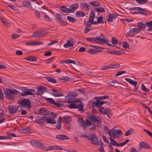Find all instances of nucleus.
Segmentation results:
<instances>
[{
    "label": "nucleus",
    "mask_w": 152,
    "mask_h": 152,
    "mask_svg": "<svg viewBox=\"0 0 152 152\" xmlns=\"http://www.w3.org/2000/svg\"><path fill=\"white\" fill-rule=\"evenodd\" d=\"M4 92L5 95V97L9 100H12L15 94H17L18 93L20 94L22 96H25L27 95H32L34 96L35 94L29 91L26 90H24L22 91V92H20L18 91L13 89H11L10 88H6L4 89Z\"/></svg>",
    "instance_id": "f257e3e1"
},
{
    "label": "nucleus",
    "mask_w": 152,
    "mask_h": 152,
    "mask_svg": "<svg viewBox=\"0 0 152 152\" xmlns=\"http://www.w3.org/2000/svg\"><path fill=\"white\" fill-rule=\"evenodd\" d=\"M46 121L47 123L50 124H54L56 123V121L54 119L51 118H49L46 116H39L36 117L35 122L42 125L44 124L45 122Z\"/></svg>",
    "instance_id": "f03ea898"
},
{
    "label": "nucleus",
    "mask_w": 152,
    "mask_h": 152,
    "mask_svg": "<svg viewBox=\"0 0 152 152\" xmlns=\"http://www.w3.org/2000/svg\"><path fill=\"white\" fill-rule=\"evenodd\" d=\"M80 102V103L78 104L75 103H72L69 104L68 106V107L71 109H78L79 111L82 112H84V109L83 108V104L80 101L79 99H75V100L73 101V102L76 103L77 102Z\"/></svg>",
    "instance_id": "7ed1b4c3"
},
{
    "label": "nucleus",
    "mask_w": 152,
    "mask_h": 152,
    "mask_svg": "<svg viewBox=\"0 0 152 152\" xmlns=\"http://www.w3.org/2000/svg\"><path fill=\"white\" fill-rule=\"evenodd\" d=\"M95 42L103 44H104L109 46H114V45L109 44V41L104 37L102 35L101 37L98 36L95 37Z\"/></svg>",
    "instance_id": "20e7f679"
},
{
    "label": "nucleus",
    "mask_w": 152,
    "mask_h": 152,
    "mask_svg": "<svg viewBox=\"0 0 152 152\" xmlns=\"http://www.w3.org/2000/svg\"><path fill=\"white\" fill-rule=\"evenodd\" d=\"M83 136L88 140H91L93 144L95 145L99 144V141L97 137L95 134L91 133L88 135H87L86 134H85Z\"/></svg>",
    "instance_id": "39448f33"
},
{
    "label": "nucleus",
    "mask_w": 152,
    "mask_h": 152,
    "mask_svg": "<svg viewBox=\"0 0 152 152\" xmlns=\"http://www.w3.org/2000/svg\"><path fill=\"white\" fill-rule=\"evenodd\" d=\"M18 103L21 107H24L30 109L31 107V102L29 99L24 98L22 100H18Z\"/></svg>",
    "instance_id": "423d86ee"
},
{
    "label": "nucleus",
    "mask_w": 152,
    "mask_h": 152,
    "mask_svg": "<svg viewBox=\"0 0 152 152\" xmlns=\"http://www.w3.org/2000/svg\"><path fill=\"white\" fill-rule=\"evenodd\" d=\"M88 117L92 122L94 123L97 122V127H99L101 126V122L102 121V120L100 117H98V119L96 116L94 115H91L90 116L88 115Z\"/></svg>",
    "instance_id": "0eeeda50"
},
{
    "label": "nucleus",
    "mask_w": 152,
    "mask_h": 152,
    "mask_svg": "<svg viewBox=\"0 0 152 152\" xmlns=\"http://www.w3.org/2000/svg\"><path fill=\"white\" fill-rule=\"evenodd\" d=\"M62 16L60 14L57 13L55 16V19L56 21L61 26H65L67 23L64 20L62 19Z\"/></svg>",
    "instance_id": "6e6552de"
},
{
    "label": "nucleus",
    "mask_w": 152,
    "mask_h": 152,
    "mask_svg": "<svg viewBox=\"0 0 152 152\" xmlns=\"http://www.w3.org/2000/svg\"><path fill=\"white\" fill-rule=\"evenodd\" d=\"M121 131L120 130H116L114 129H113L111 131L110 130L108 132V134L110 136H111V135L113 136L114 138H116L118 136V134H122Z\"/></svg>",
    "instance_id": "1a4fd4ad"
},
{
    "label": "nucleus",
    "mask_w": 152,
    "mask_h": 152,
    "mask_svg": "<svg viewBox=\"0 0 152 152\" xmlns=\"http://www.w3.org/2000/svg\"><path fill=\"white\" fill-rule=\"evenodd\" d=\"M45 31L42 29H40L37 31H34L32 34L31 37L35 38H39L45 35Z\"/></svg>",
    "instance_id": "9d476101"
},
{
    "label": "nucleus",
    "mask_w": 152,
    "mask_h": 152,
    "mask_svg": "<svg viewBox=\"0 0 152 152\" xmlns=\"http://www.w3.org/2000/svg\"><path fill=\"white\" fill-rule=\"evenodd\" d=\"M52 91L53 92L50 93V94L55 97H61L63 96L62 92L59 90L56 89H52Z\"/></svg>",
    "instance_id": "9b49d317"
},
{
    "label": "nucleus",
    "mask_w": 152,
    "mask_h": 152,
    "mask_svg": "<svg viewBox=\"0 0 152 152\" xmlns=\"http://www.w3.org/2000/svg\"><path fill=\"white\" fill-rule=\"evenodd\" d=\"M107 103V102L106 101H99L96 102V106H97V107L99 108V110L101 113H106L105 112H103L102 111V110H104V108L103 107L100 106L102 105L103 104L106 103Z\"/></svg>",
    "instance_id": "f8f14e48"
},
{
    "label": "nucleus",
    "mask_w": 152,
    "mask_h": 152,
    "mask_svg": "<svg viewBox=\"0 0 152 152\" xmlns=\"http://www.w3.org/2000/svg\"><path fill=\"white\" fill-rule=\"evenodd\" d=\"M140 30L138 28H134L131 29L130 28L129 31L127 32V34L130 36V37H133L134 35L139 32Z\"/></svg>",
    "instance_id": "ddd939ff"
},
{
    "label": "nucleus",
    "mask_w": 152,
    "mask_h": 152,
    "mask_svg": "<svg viewBox=\"0 0 152 152\" xmlns=\"http://www.w3.org/2000/svg\"><path fill=\"white\" fill-rule=\"evenodd\" d=\"M151 148L150 146L147 143L144 141L140 142L139 143L138 148V150L140 151L142 148L144 149H149Z\"/></svg>",
    "instance_id": "4468645a"
},
{
    "label": "nucleus",
    "mask_w": 152,
    "mask_h": 152,
    "mask_svg": "<svg viewBox=\"0 0 152 152\" xmlns=\"http://www.w3.org/2000/svg\"><path fill=\"white\" fill-rule=\"evenodd\" d=\"M37 113L39 115L45 116L49 114V111L46 108H42L39 109Z\"/></svg>",
    "instance_id": "2eb2a0df"
},
{
    "label": "nucleus",
    "mask_w": 152,
    "mask_h": 152,
    "mask_svg": "<svg viewBox=\"0 0 152 152\" xmlns=\"http://www.w3.org/2000/svg\"><path fill=\"white\" fill-rule=\"evenodd\" d=\"M47 88L45 87L40 86L37 88V91L36 92V95H42L44 93V91H46Z\"/></svg>",
    "instance_id": "dca6fc26"
},
{
    "label": "nucleus",
    "mask_w": 152,
    "mask_h": 152,
    "mask_svg": "<svg viewBox=\"0 0 152 152\" xmlns=\"http://www.w3.org/2000/svg\"><path fill=\"white\" fill-rule=\"evenodd\" d=\"M9 113L13 114L18 111V107L15 105H10L8 107Z\"/></svg>",
    "instance_id": "f3484780"
},
{
    "label": "nucleus",
    "mask_w": 152,
    "mask_h": 152,
    "mask_svg": "<svg viewBox=\"0 0 152 152\" xmlns=\"http://www.w3.org/2000/svg\"><path fill=\"white\" fill-rule=\"evenodd\" d=\"M71 118L67 116L63 117L62 118L63 121L65 123V125H69L71 124Z\"/></svg>",
    "instance_id": "a211bd4d"
},
{
    "label": "nucleus",
    "mask_w": 152,
    "mask_h": 152,
    "mask_svg": "<svg viewBox=\"0 0 152 152\" xmlns=\"http://www.w3.org/2000/svg\"><path fill=\"white\" fill-rule=\"evenodd\" d=\"M77 96V94L75 92H71L65 96L67 99H72Z\"/></svg>",
    "instance_id": "6ab92c4d"
},
{
    "label": "nucleus",
    "mask_w": 152,
    "mask_h": 152,
    "mask_svg": "<svg viewBox=\"0 0 152 152\" xmlns=\"http://www.w3.org/2000/svg\"><path fill=\"white\" fill-rule=\"evenodd\" d=\"M118 17V15L115 13H111L109 14L108 18L107 21L108 22H113V19L114 18H116Z\"/></svg>",
    "instance_id": "aec40b11"
},
{
    "label": "nucleus",
    "mask_w": 152,
    "mask_h": 152,
    "mask_svg": "<svg viewBox=\"0 0 152 152\" xmlns=\"http://www.w3.org/2000/svg\"><path fill=\"white\" fill-rule=\"evenodd\" d=\"M56 138L58 140H64L69 139V138L66 135L62 134H58L56 136Z\"/></svg>",
    "instance_id": "412c9836"
},
{
    "label": "nucleus",
    "mask_w": 152,
    "mask_h": 152,
    "mask_svg": "<svg viewBox=\"0 0 152 152\" xmlns=\"http://www.w3.org/2000/svg\"><path fill=\"white\" fill-rule=\"evenodd\" d=\"M23 133L31 134L32 132L31 128L28 126H25L23 129Z\"/></svg>",
    "instance_id": "4be33fe9"
},
{
    "label": "nucleus",
    "mask_w": 152,
    "mask_h": 152,
    "mask_svg": "<svg viewBox=\"0 0 152 152\" xmlns=\"http://www.w3.org/2000/svg\"><path fill=\"white\" fill-rule=\"evenodd\" d=\"M125 80L128 82L130 84L134 86H137V82L134 80H132L129 78H126Z\"/></svg>",
    "instance_id": "5701e85b"
},
{
    "label": "nucleus",
    "mask_w": 152,
    "mask_h": 152,
    "mask_svg": "<svg viewBox=\"0 0 152 152\" xmlns=\"http://www.w3.org/2000/svg\"><path fill=\"white\" fill-rule=\"evenodd\" d=\"M80 5L82 6L87 11H88L89 10L90 6L87 3L85 2L82 3L80 4Z\"/></svg>",
    "instance_id": "b1692460"
},
{
    "label": "nucleus",
    "mask_w": 152,
    "mask_h": 152,
    "mask_svg": "<svg viewBox=\"0 0 152 152\" xmlns=\"http://www.w3.org/2000/svg\"><path fill=\"white\" fill-rule=\"evenodd\" d=\"M53 105L59 107H62L64 105L63 102L61 100L55 102L53 103Z\"/></svg>",
    "instance_id": "393cba45"
},
{
    "label": "nucleus",
    "mask_w": 152,
    "mask_h": 152,
    "mask_svg": "<svg viewBox=\"0 0 152 152\" xmlns=\"http://www.w3.org/2000/svg\"><path fill=\"white\" fill-rule=\"evenodd\" d=\"M78 7V4L77 3H74L70 5L69 7V8L71 9V10L72 11V12L77 9Z\"/></svg>",
    "instance_id": "a878e982"
},
{
    "label": "nucleus",
    "mask_w": 152,
    "mask_h": 152,
    "mask_svg": "<svg viewBox=\"0 0 152 152\" xmlns=\"http://www.w3.org/2000/svg\"><path fill=\"white\" fill-rule=\"evenodd\" d=\"M63 46L66 48L69 47H72L73 46V42L71 41L68 40L66 43Z\"/></svg>",
    "instance_id": "bb28decb"
},
{
    "label": "nucleus",
    "mask_w": 152,
    "mask_h": 152,
    "mask_svg": "<svg viewBox=\"0 0 152 152\" xmlns=\"http://www.w3.org/2000/svg\"><path fill=\"white\" fill-rule=\"evenodd\" d=\"M133 10L138 11L141 12L147 13V11L144 9L140 7H133Z\"/></svg>",
    "instance_id": "cd10ccee"
},
{
    "label": "nucleus",
    "mask_w": 152,
    "mask_h": 152,
    "mask_svg": "<svg viewBox=\"0 0 152 152\" xmlns=\"http://www.w3.org/2000/svg\"><path fill=\"white\" fill-rule=\"evenodd\" d=\"M45 78L48 81L50 82L53 83H57L56 80L54 78L49 77H46Z\"/></svg>",
    "instance_id": "c85d7f7f"
},
{
    "label": "nucleus",
    "mask_w": 152,
    "mask_h": 152,
    "mask_svg": "<svg viewBox=\"0 0 152 152\" xmlns=\"http://www.w3.org/2000/svg\"><path fill=\"white\" fill-rule=\"evenodd\" d=\"M94 10L98 12H104L105 9L103 7H98L94 9Z\"/></svg>",
    "instance_id": "c756f323"
},
{
    "label": "nucleus",
    "mask_w": 152,
    "mask_h": 152,
    "mask_svg": "<svg viewBox=\"0 0 152 152\" xmlns=\"http://www.w3.org/2000/svg\"><path fill=\"white\" fill-rule=\"evenodd\" d=\"M25 59L30 61H35L37 60L35 57L31 56L26 58Z\"/></svg>",
    "instance_id": "7c9ffc66"
},
{
    "label": "nucleus",
    "mask_w": 152,
    "mask_h": 152,
    "mask_svg": "<svg viewBox=\"0 0 152 152\" xmlns=\"http://www.w3.org/2000/svg\"><path fill=\"white\" fill-rule=\"evenodd\" d=\"M137 26L140 29H143L145 27V24L139 22L137 23Z\"/></svg>",
    "instance_id": "2f4dec72"
},
{
    "label": "nucleus",
    "mask_w": 152,
    "mask_h": 152,
    "mask_svg": "<svg viewBox=\"0 0 152 152\" xmlns=\"http://www.w3.org/2000/svg\"><path fill=\"white\" fill-rule=\"evenodd\" d=\"M90 4L94 7H98L101 5V4L98 1H91Z\"/></svg>",
    "instance_id": "473e14b6"
},
{
    "label": "nucleus",
    "mask_w": 152,
    "mask_h": 152,
    "mask_svg": "<svg viewBox=\"0 0 152 152\" xmlns=\"http://www.w3.org/2000/svg\"><path fill=\"white\" fill-rule=\"evenodd\" d=\"M134 130L132 129H130L128 130L125 133V136H128L131 135L132 133H133Z\"/></svg>",
    "instance_id": "72a5a7b5"
},
{
    "label": "nucleus",
    "mask_w": 152,
    "mask_h": 152,
    "mask_svg": "<svg viewBox=\"0 0 152 152\" xmlns=\"http://www.w3.org/2000/svg\"><path fill=\"white\" fill-rule=\"evenodd\" d=\"M67 18L69 21L72 23L75 22L77 21L76 19L70 16H67Z\"/></svg>",
    "instance_id": "f704fd0d"
},
{
    "label": "nucleus",
    "mask_w": 152,
    "mask_h": 152,
    "mask_svg": "<svg viewBox=\"0 0 152 152\" xmlns=\"http://www.w3.org/2000/svg\"><path fill=\"white\" fill-rule=\"evenodd\" d=\"M45 100L48 103L50 104H53V103H54L55 102L54 99L51 98H46Z\"/></svg>",
    "instance_id": "c9c22d12"
},
{
    "label": "nucleus",
    "mask_w": 152,
    "mask_h": 152,
    "mask_svg": "<svg viewBox=\"0 0 152 152\" xmlns=\"http://www.w3.org/2000/svg\"><path fill=\"white\" fill-rule=\"evenodd\" d=\"M23 6L26 7H29L31 6V3L27 1H25L23 2Z\"/></svg>",
    "instance_id": "e433bc0d"
},
{
    "label": "nucleus",
    "mask_w": 152,
    "mask_h": 152,
    "mask_svg": "<svg viewBox=\"0 0 152 152\" xmlns=\"http://www.w3.org/2000/svg\"><path fill=\"white\" fill-rule=\"evenodd\" d=\"M110 140L111 141V143L112 145L117 146L118 143H117L115 140L113 139L111 136H110Z\"/></svg>",
    "instance_id": "4c0bfd02"
},
{
    "label": "nucleus",
    "mask_w": 152,
    "mask_h": 152,
    "mask_svg": "<svg viewBox=\"0 0 152 152\" xmlns=\"http://www.w3.org/2000/svg\"><path fill=\"white\" fill-rule=\"evenodd\" d=\"M111 42L112 43L113 45H117L118 43V40L114 37H112L111 38Z\"/></svg>",
    "instance_id": "58836bf2"
},
{
    "label": "nucleus",
    "mask_w": 152,
    "mask_h": 152,
    "mask_svg": "<svg viewBox=\"0 0 152 152\" xmlns=\"http://www.w3.org/2000/svg\"><path fill=\"white\" fill-rule=\"evenodd\" d=\"M76 16L78 18L84 17L85 14L83 12H78L76 14Z\"/></svg>",
    "instance_id": "ea45409f"
},
{
    "label": "nucleus",
    "mask_w": 152,
    "mask_h": 152,
    "mask_svg": "<svg viewBox=\"0 0 152 152\" xmlns=\"http://www.w3.org/2000/svg\"><path fill=\"white\" fill-rule=\"evenodd\" d=\"M141 90L144 92H149L150 90L147 89L143 84L141 85Z\"/></svg>",
    "instance_id": "a19ab883"
},
{
    "label": "nucleus",
    "mask_w": 152,
    "mask_h": 152,
    "mask_svg": "<svg viewBox=\"0 0 152 152\" xmlns=\"http://www.w3.org/2000/svg\"><path fill=\"white\" fill-rule=\"evenodd\" d=\"M109 68L110 69H115L116 68L119 67V65L118 64H110L109 65Z\"/></svg>",
    "instance_id": "79ce46f5"
},
{
    "label": "nucleus",
    "mask_w": 152,
    "mask_h": 152,
    "mask_svg": "<svg viewBox=\"0 0 152 152\" xmlns=\"http://www.w3.org/2000/svg\"><path fill=\"white\" fill-rule=\"evenodd\" d=\"M36 147H38V148L43 149V144L41 142L37 141V145Z\"/></svg>",
    "instance_id": "37998d69"
},
{
    "label": "nucleus",
    "mask_w": 152,
    "mask_h": 152,
    "mask_svg": "<svg viewBox=\"0 0 152 152\" xmlns=\"http://www.w3.org/2000/svg\"><path fill=\"white\" fill-rule=\"evenodd\" d=\"M54 57H52L47 60H45V63L46 64H48L50 63L51 62H52L54 59Z\"/></svg>",
    "instance_id": "c03bdc74"
},
{
    "label": "nucleus",
    "mask_w": 152,
    "mask_h": 152,
    "mask_svg": "<svg viewBox=\"0 0 152 152\" xmlns=\"http://www.w3.org/2000/svg\"><path fill=\"white\" fill-rule=\"evenodd\" d=\"M122 51L120 50H115L113 51V54L118 55L121 54Z\"/></svg>",
    "instance_id": "a18cd8bd"
},
{
    "label": "nucleus",
    "mask_w": 152,
    "mask_h": 152,
    "mask_svg": "<svg viewBox=\"0 0 152 152\" xmlns=\"http://www.w3.org/2000/svg\"><path fill=\"white\" fill-rule=\"evenodd\" d=\"M94 48V49H95L96 53H98L102 51V50H101L103 48H102L96 45Z\"/></svg>",
    "instance_id": "49530a36"
},
{
    "label": "nucleus",
    "mask_w": 152,
    "mask_h": 152,
    "mask_svg": "<svg viewBox=\"0 0 152 152\" xmlns=\"http://www.w3.org/2000/svg\"><path fill=\"white\" fill-rule=\"evenodd\" d=\"M86 51L87 52L91 54H93L96 53V50H95V49H94V48L90 49L88 50H87Z\"/></svg>",
    "instance_id": "de8ad7c7"
},
{
    "label": "nucleus",
    "mask_w": 152,
    "mask_h": 152,
    "mask_svg": "<svg viewBox=\"0 0 152 152\" xmlns=\"http://www.w3.org/2000/svg\"><path fill=\"white\" fill-rule=\"evenodd\" d=\"M145 25L149 27V28H152V20L149 22H146L145 23Z\"/></svg>",
    "instance_id": "09e8293b"
},
{
    "label": "nucleus",
    "mask_w": 152,
    "mask_h": 152,
    "mask_svg": "<svg viewBox=\"0 0 152 152\" xmlns=\"http://www.w3.org/2000/svg\"><path fill=\"white\" fill-rule=\"evenodd\" d=\"M92 21L91 20H88L86 21L85 23V24L87 27H90V26L92 25Z\"/></svg>",
    "instance_id": "8fccbe9b"
},
{
    "label": "nucleus",
    "mask_w": 152,
    "mask_h": 152,
    "mask_svg": "<svg viewBox=\"0 0 152 152\" xmlns=\"http://www.w3.org/2000/svg\"><path fill=\"white\" fill-rule=\"evenodd\" d=\"M123 47L125 49H126L128 47H129L128 43L126 41H124L123 42Z\"/></svg>",
    "instance_id": "3c124183"
},
{
    "label": "nucleus",
    "mask_w": 152,
    "mask_h": 152,
    "mask_svg": "<svg viewBox=\"0 0 152 152\" xmlns=\"http://www.w3.org/2000/svg\"><path fill=\"white\" fill-rule=\"evenodd\" d=\"M87 41H89L91 42H95V37H88L86 39Z\"/></svg>",
    "instance_id": "603ef678"
},
{
    "label": "nucleus",
    "mask_w": 152,
    "mask_h": 152,
    "mask_svg": "<svg viewBox=\"0 0 152 152\" xmlns=\"http://www.w3.org/2000/svg\"><path fill=\"white\" fill-rule=\"evenodd\" d=\"M136 1L139 4H143L146 2L147 0H136Z\"/></svg>",
    "instance_id": "864d4df0"
},
{
    "label": "nucleus",
    "mask_w": 152,
    "mask_h": 152,
    "mask_svg": "<svg viewBox=\"0 0 152 152\" xmlns=\"http://www.w3.org/2000/svg\"><path fill=\"white\" fill-rule=\"evenodd\" d=\"M126 73V72L125 71H120L117 72V73L115 74V76H117Z\"/></svg>",
    "instance_id": "5fc2aeb1"
},
{
    "label": "nucleus",
    "mask_w": 152,
    "mask_h": 152,
    "mask_svg": "<svg viewBox=\"0 0 152 152\" xmlns=\"http://www.w3.org/2000/svg\"><path fill=\"white\" fill-rule=\"evenodd\" d=\"M132 15H134V14H143L145 15H146V16L147 15V14L145 13L141 12H132Z\"/></svg>",
    "instance_id": "6e6d98bb"
},
{
    "label": "nucleus",
    "mask_w": 152,
    "mask_h": 152,
    "mask_svg": "<svg viewBox=\"0 0 152 152\" xmlns=\"http://www.w3.org/2000/svg\"><path fill=\"white\" fill-rule=\"evenodd\" d=\"M103 20V18L102 16H100L97 18V22L98 23H100Z\"/></svg>",
    "instance_id": "4d7b16f0"
},
{
    "label": "nucleus",
    "mask_w": 152,
    "mask_h": 152,
    "mask_svg": "<svg viewBox=\"0 0 152 152\" xmlns=\"http://www.w3.org/2000/svg\"><path fill=\"white\" fill-rule=\"evenodd\" d=\"M43 44V42L40 41H34V45H38Z\"/></svg>",
    "instance_id": "13d9d810"
},
{
    "label": "nucleus",
    "mask_w": 152,
    "mask_h": 152,
    "mask_svg": "<svg viewBox=\"0 0 152 152\" xmlns=\"http://www.w3.org/2000/svg\"><path fill=\"white\" fill-rule=\"evenodd\" d=\"M109 110L108 108H107L105 110L104 109V110H102V111L104 112H105L106 113V114H104V113H102V114H106L109 117V114L108 113H109Z\"/></svg>",
    "instance_id": "bf43d9fd"
},
{
    "label": "nucleus",
    "mask_w": 152,
    "mask_h": 152,
    "mask_svg": "<svg viewBox=\"0 0 152 152\" xmlns=\"http://www.w3.org/2000/svg\"><path fill=\"white\" fill-rule=\"evenodd\" d=\"M38 141H35L34 140H31L30 142L31 144L34 146L36 147L37 142Z\"/></svg>",
    "instance_id": "052dcab7"
},
{
    "label": "nucleus",
    "mask_w": 152,
    "mask_h": 152,
    "mask_svg": "<svg viewBox=\"0 0 152 152\" xmlns=\"http://www.w3.org/2000/svg\"><path fill=\"white\" fill-rule=\"evenodd\" d=\"M85 124L86 125V126H90L91 125V123L90 121L88 119H86L85 121Z\"/></svg>",
    "instance_id": "680f3d73"
},
{
    "label": "nucleus",
    "mask_w": 152,
    "mask_h": 152,
    "mask_svg": "<svg viewBox=\"0 0 152 152\" xmlns=\"http://www.w3.org/2000/svg\"><path fill=\"white\" fill-rule=\"evenodd\" d=\"M20 36V35H19L18 34H12L11 36V38L13 39H14L17 38H18Z\"/></svg>",
    "instance_id": "e2e57ef3"
},
{
    "label": "nucleus",
    "mask_w": 152,
    "mask_h": 152,
    "mask_svg": "<svg viewBox=\"0 0 152 152\" xmlns=\"http://www.w3.org/2000/svg\"><path fill=\"white\" fill-rule=\"evenodd\" d=\"M89 27L87 26L85 28L84 30V33L86 34L88 33L91 29L89 28Z\"/></svg>",
    "instance_id": "0e129e2a"
},
{
    "label": "nucleus",
    "mask_w": 152,
    "mask_h": 152,
    "mask_svg": "<svg viewBox=\"0 0 152 152\" xmlns=\"http://www.w3.org/2000/svg\"><path fill=\"white\" fill-rule=\"evenodd\" d=\"M52 54V53L50 51H47V52H46L44 54V55L45 56H50V55H51Z\"/></svg>",
    "instance_id": "69168bd1"
},
{
    "label": "nucleus",
    "mask_w": 152,
    "mask_h": 152,
    "mask_svg": "<svg viewBox=\"0 0 152 152\" xmlns=\"http://www.w3.org/2000/svg\"><path fill=\"white\" fill-rule=\"evenodd\" d=\"M62 127L61 124L60 123H58V124L56 125L55 126V127L58 130H60L61 129Z\"/></svg>",
    "instance_id": "338daca9"
},
{
    "label": "nucleus",
    "mask_w": 152,
    "mask_h": 152,
    "mask_svg": "<svg viewBox=\"0 0 152 152\" xmlns=\"http://www.w3.org/2000/svg\"><path fill=\"white\" fill-rule=\"evenodd\" d=\"M77 121L79 124H83L85 123L83 119L82 118H80L78 119Z\"/></svg>",
    "instance_id": "774afa93"
}]
</instances>
